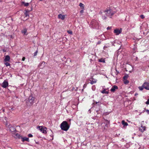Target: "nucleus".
<instances>
[{"mask_svg":"<svg viewBox=\"0 0 149 149\" xmlns=\"http://www.w3.org/2000/svg\"><path fill=\"white\" fill-rule=\"evenodd\" d=\"M103 19H105L107 16L111 17L114 14L113 12L111 10H106L101 13Z\"/></svg>","mask_w":149,"mask_h":149,"instance_id":"nucleus-1","label":"nucleus"},{"mask_svg":"<svg viewBox=\"0 0 149 149\" xmlns=\"http://www.w3.org/2000/svg\"><path fill=\"white\" fill-rule=\"evenodd\" d=\"M60 127L61 130L66 131L69 129L70 125L66 121H65L61 123Z\"/></svg>","mask_w":149,"mask_h":149,"instance_id":"nucleus-2","label":"nucleus"},{"mask_svg":"<svg viewBox=\"0 0 149 149\" xmlns=\"http://www.w3.org/2000/svg\"><path fill=\"white\" fill-rule=\"evenodd\" d=\"M91 25H92V27L93 28H96L98 26L99 23L97 21L93 19L91 22Z\"/></svg>","mask_w":149,"mask_h":149,"instance_id":"nucleus-3","label":"nucleus"},{"mask_svg":"<svg viewBox=\"0 0 149 149\" xmlns=\"http://www.w3.org/2000/svg\"><path fill=\"white\" fill-rule=\"evenodd\" d=\"M37 128L40 131V132H42L44 134H46L47 133L46 129L47 128L46 127L43 126H38L37 127Z\"/></svg>","mask_w":149,"mask_h":149,"instance_id":"nucleus-4","label":"nucleus"},{"mask_svg":"<svg viewBox=\"0 0 149 149\" xmlns=\"http://www.w3.org/2000/svg\"><path fill=\"white\" fill-rule=\"evenodd\" d=\"M35 100L34 97H33L32 96H30L29 97L28 100L29 102L31 104H32L33 103V101Z\"/></svg>","mask_w":149,"mask_h":149,"instance_id":"nucleus-5","label":"nucleus"},{"mask_svg":"<svg viewBox=\"0 0 149 149\" xmlns=\"http://www.w3.org/2000/svg\"><path fill=\"white\" fill-rule=\"evenodd\" d=\"M8 82L6 81H4L2 84L1 86L4 88H6L8 86Z\"/></svg>","mask_w":149,"mask_h":149,"instance_id":"nucleus-6","label":"nucleus"},{"mask_svg":"<svg viewBox=\"0 0 149 149\" xmlns=\"http://www.w3.org/2000/svg\"><path fill=\"white\" fill-rule=\"evenodd\" d=\"M122 32V29H120V30L118 29H116L114 30V33L116 34V35H118L121 33Z\"/></svg>","mask_w":149,"mask_h":149,"instance_id":"nucleus-7","label":"nucleus"},{"mask_svg":"<svg viewBox=\"0 0 149 149\" xmlns=\"http://www.w3.org/2000/svg\"><path fill=\"white\" fill-rule=\"evenodd\" d=\"M143 86L147 90H149V83L145 82L143 85Z\"/></svg>","mask_w":149,"mask_h":149,"instance_id":"nucleus-8","label":"nucleus"},{"mask_svg":"<svg viewBox=\"0 0 149 149\" xmlns=\"http://www.w3.org/2000/svg\"><path fill=\"white\" fill-rule=\"evenodd\" d=\"M118 89V87L114 85L112 87L111 89V91L112 92H114L116 90Z\"/></svg>","mask_w":149,"mask_h":149,"instance_id":"nucleus-9","label":"nucleus"},{"mask_svg":"<svg viewBox=\"0 0 149 149\" xmlns=\"http://www.w3.org/2000/svg\"><path fill=\"white\" fill-rule=\"evenodd\" d=\"M65 15H62L61 14H59L58 16V18L59 19H61L64 20L65 17Z\"/></svg>","mask_w":149,"mask_h":149,"instance_id":"nucleus-10","label":"nucleus"},{"mask_svg":"<svg viewBox=\"0 0 149 149\" xmlns=\"http://www.w3.org/2000/svg\"><path fill=\"white\" fill-rule=\"evenodd\" d=\"M22 141L23 142H24L25 141H26L27 142L29 141V139L28 138L26 137H23L22 136L21 138Z\"/></svg>","mask_w":149,"mask_h":149,"instance_id":"nucleus-11","label":"nucleus"},{"mask_svg":"<svg viewBox=\"0 0 149 149\" xmlns=\"http://www.w3.org/2000/svg\"><path fill=\"white\" fill-rule=\"evenodd\" d=\"M10 57L8 55H6L5 56V58L4 60V62L9 61L10 60Z\"/></svg>","mask_w":149,"mask_h":149,"instance_id":"nucleus-12","label":"nucleus"},{"mask_svg":"<svg viewBox=\"0 0 149 149\" xmlns=\"http://www.w3.org/2000/svg\"><path fill=\"white\" fill-rule=\"evenodd\" d=\"M146 130L145 127H143L141 126L139 129V130L142 132H143L144 131Z\"/></svg>","mask_w":149,"mask_h":149,"instance_id":"nucleus-13","label":"nucleus"},{"mask_svg":"<svg viewBox=\"0 0 149 149\" xmlns=\"http://www.w3.org/2000/svg\"><path fill=\"white\" fill-rule=\"evenodd\" d=\"M10 130L11 132H13L15 131L16 129L14 127L11 126L10 127Z\"/></svg>","mask_w":149,"mask_h":149,"instance_id":"nucleus-14","label":"nucleus"},{"mask_svg":"<svg viewBox=\"0 0 149 149\" xmlns=\"http://www.w3.org/2000/svg\"><path fill=\"white\" fill-rule=\"evenodd\" d=\"M106 89H103V90L101 91V93H102L108 94L109 93V92L108 91H106Z\"/></svg>","mask_w":149,"mask_h":149,"instance_id":"nucleus-15","label":"nucleus"},{"mask_svg":"<svg viewBox=\"0 0 149 149\" xmlns=\"http://www.w3.org/2000/svg\"><path fill=\"white\" fill-rule=\"evenodd\" d=\"M27 31V29H26L25 28L22 31V33H24V34H26V33Z\"/></svg>","mask_w":149,"mask_h":149,"instance_id":"nucleus-16","label":"nucleus"},{"mask_svg":"<svg viewBox=\"0 0 149 149\" xmlns=\"http://www.w3.org/2000/svg\"><path fill=\"white\" fill-rule=\"evenodd\" d=\"M122 123L124 126H127L128 125V124L124 120L122 121Z\"/></svg>","mask_w":149,"mask_h":149,"instance_id":"nucleus-17","label":"nucleus"},{"mask_svg":"<svg viewBox=\"0 0 149 149\" xmlns=\"http://www.w3.org/2000/svg\"><path fill=\"white\" fill-rule=\"evenodd\" d=\"M22 3L24 4L25 6H28L29 5V3H26L24 1L22 2Z\"/></svg>","mask_w":149,"mask_h":149,"instance_id":"nucleus-18","label":"nucleus"},{"mask_svg":"<svg viewBox=\"0 0 149 149\" xmlns=\"http://www.w3.org/2000/svg\"><path fill=\"white\" fill-rule=\"evenodd\" d=\"M79 6L82 9H84V5L81 3H79Z\"/></svg>","mask_w":149,"mask_h":149,"instance_id":"nucleus-19","label":"nucleus"},{"mask_svg":"<svg viewBox=\"0 0 149 149\" xmlns=\"http://www.w3.org/2000/svg\"><path fill=\"white\" fill-rule=\"evenodd\" d=\"M15 135L16 136V138L19 139H21L22 136H21L19 134H15Z\"/></svg>","mask_w":149,"mask_h":149,"instance_id":"nucleus-20","label":"nucleus"},{"mask_svg":"<svg viewBox=\"0 0 149 149\" xmlns=\"http://www.w3.org/2000/svg\"><path fill=\"white\" fill-rule=\"evenodd\" d=\"M90 81H91L90 82V84L92 85L93 84H94L95 83H96V82L97 81V80H95V79L94 81H93V80L92 81H91L90 80Z\"/></svg>","mask_w":149,"mask_h":149,"instance_id":"nucleus-21","label":"nucleus"},{"mask_svg":"<svg viewBox=\"0 0 149 149\" xmlns=\"http://www.w3.org/2000/svg\"><path fill=\"white\" fill-rule=\"evenodd\" d=\"M123 82L125 84H128L129 83V81L127 79L124 80Z\"/></svg>","mask_w":149,"mask_h":149,"instance_id":"nucleus-22","label":"nucleus"},{"mask_svg":"<svg viewBox=\"0 0 149 149\" xmlns=\"http://www.w3.org/2000/svg\"><path fill=\"white\" fill-rule=\"evenodd\" d=\"M99 61L101 62H103V63L105 62V60L103 58H101L99 59Z\"/></svg>","mask_w":149,"mask_h":149,"instance_id":"nucleus-23","label":"nucleus"},{"mask_svg":"<svg viewBox=\"0 0 149 149\" xmlns=\"http://www.w3.org/2000/svg\"><path fill=\"white\" fill-rule=\"evenodd\" d=\"M128 77V75H125L123 77V80L125 79H127V78Z\"/></svg>","mask_w":149,"mask_h":149,"instance_id":"nucleus-24","label":"nucleus"},{"mask_svg":"<svg viewBox=\"0 0 149 149\" xmlns=\"http://www.w3.org/2000/svg\"><path fill=\"white\" fill-rule=\"evenodd\" d=\"M139 88L140 90L142 91L144 88L143 86V85L142 86H139Z\"/></svg>","mask_w":149,"mask_h":149,"instance_id":"nucleus-25","label":"nucleus"},{"mask_svg":"<svg viewBox=\"0 0 149 149\" xmlns=\"http://www.w3.org/2000/svg\"><path fill=\"white\" fill-rule=\"evenodd\" d=\"M5 64L6 66H10V63H8V62H6V63H5Z\"/></svg>","mask_w":149,"mask_h":149,"instance_id":"nucleus-26","label":"nucleus"},{"mask_svg":"<svg viewBox=\"0 0 149 149\" xmlns=\"http://www.w3.org/2000/svg\"><path fill=\"white\" fill-rule=\"evenodd\" d=\"M67 32L68 33H69V34H70L71 35H72V31H70V30H68L67 31Z\"/></svg>","mask_w":149,"mask_h":149,"instance_id":"nucleus-27","label":"nucleus"},{"mask_svg":"<svg viewBox=\"0 0 149 149\" xmlns=\"http://www.w3.org/2000/svg\"><path fill=\"white\" fill-rule=\"evenodd\" d=\"M106 121H107V123L105 125V126H107L109 125V121L107 120H106Z\"/></svg>","mask_w":149,"mask_h":149,"instance_id":"nucleus-28","label":"nucleus"},{"mask_svg":"<svg viewBox=\"0 0 149 149\" xmlns=\"http://www.w3.org/2000/svg\"><path fill=\"white\" fill-rule=\"evenodd\" d=\"M25 15L26 17H27V16H29V15L28 14L27 11H26L25 13Z\"/></svg>","mask_w":149,"mask_h":149,"instance_id":"nucleus-29","label":"nucleus"},{"mask_svg":"<svg viewBox=\"0 0 149 149\" xmlns=\"http://www.w3.org/2000/svg\"><path fill=\"white\" fill-rule=\"evenodd\" d=\"M38 52V51H36V52H34V56H36L37 55V54Z\"/></svg>","mask_w":149,"mask_h":149,"instance_id":"nucleus-30","label":"nucleus"},{"mask_svg":"<svg viewBox=\"0 0 149 149\" xmlns=\"http://www.w3.org/2000/svg\"><path fill=\"white\" fill-rule=\"evenodd\" d=\"M140 16L141 18L142 19H144L145 17L144 16V15H141Z\"/></svg>","mask_w":149,"mask_h":149,"instance_id":"nucleus-31","label":"nucleus"},{"mask_svg":"<svg viewBox=\"0 0 149 149\" xmlns=\"http://www.w3.org/2000/svg\"><path fill=\"white\" fill-rule=\"evenodd\" d=\"M146 104H149V99L146 102Z\"/></svg>","mask_w":149,"mask_h":149,"instance_id":"nucleus-32","label":"nucleus"},{"mask_svg":"<svg viewBox=\"0 0 149 149\" xmlns=\"http://www.w3.org/2000/svg\"><path fill=\"white\" fill-rule=\"evenodd\" d=\"M45 62H44V61H43L40 64V65H43L44 66L45 65Z\"/></svg>","mask_w":149,"mask_h":149,"instance_id":"nucleus-33","label":"nucleus"},{"mask_svg":"<svg viewBox=\"0 0 149 149\" xmlns=\"http://www.w3.org/2000/svg\"><path fill=\"white\" fill-rule=\"evenodd\" d=\"M28 136L29 137H31L33 136V135L31 134H28Z\"/></svg>","mask_w":149,"mask_h":149,"instance_id":"nucleus-34","label":"nucleus"},{"mask_svg":"<svg viewBox=\"0 0 149 149\" xmlns=\"http://www.w3.org/2000/svg\"><path fill=\"white\" fill-rule=\"evenodd\" d=\"M111 29V27H108L107 28V30H109L110 29Z\"/></svg>","mask_w":149,"mask_h":149,"instance_id":"nucleus-35","label":"nucleus"},{"mask_svg":"<svg viewBox=\"0 0 149 149\" xmlns=\"http://www.w3.org/2000/svg\"><path fill=\"white\" fill-rule=\"evenodd\" d=\"M25 59V58L24 57H23L22 58V60L23 61H24Z\"/></svg>","mask_w":149,"mask_h":149,"instance_id":"nucleus-36","label":"nucleus"},{"mask_svg":"<svg viewBox=\"0 0 149 149\" xmlns=\"http://www.w3.org/2000/svg\"><path fill=\"white\" fill-rule=\"evenodd\" d=\"M84 9H83L82 10H81L80 11V13H83L84 12Z\"/></svg>","mask_w":149,"mask_h":149,"instance_id":"nucleus-37","label":"nucleus"},{"mask_svg":"<svg viewBox=\"0 0 149 149\" xmlns=\"http://www.w3.org/2000/svg\"><path fill=\"white\" fill-rule=\"evenodd\" d=\"M107 48V46H104V49H106V48Z\"/></svg>","mask_w":149,"mask_h":149,"instance_id":"nucleus-38","label":"nucleus"},{"mask_svg":"<svg viewBox=\"0 0 149 149\" xmlns=\"http://www.w3.org/2000/svg\"><path fill=\"white\" fill-rule=\"evenodd\" d=\"M146 111L147 112V113L149 114V110H146Z\"/></svg>","mask_w":149,"mask_h":149,"instance_id":"nucleus-39","label":"nucleus"},{"mask_svg":"<svg viewBox=\"0 0 149 149\" xmlns=\"http://www.w3.org/2000/svg\"><path fill=\"white\" fill-rule=\"evenodd\" d=\"M100 42H98V44H100Z\"/></svg>","mask_w":149,"mask_h":149,"instance_id":"nucleus-40","label":"nucleus"},{"mask_svg":"<svg viewBox=\"0 0 149 149\" xmlns=\"http://www.w3.org/2000/svg\"><path fill=\"white\" fill-rule=\"evenodd\" d=\"M3 110V112H4V109H3V110Z\"/></svg>","mask_w":149,"mask_h":149,"instance_id":"nucleus-41","label":"nucleus"}]
</instances>
